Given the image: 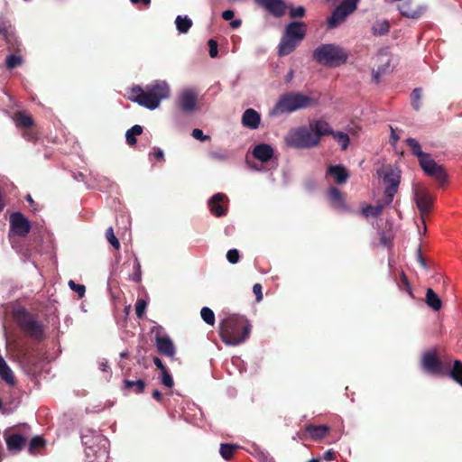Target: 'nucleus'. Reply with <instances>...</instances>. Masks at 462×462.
I'll use <instances>...</instances> for the list:
<instances>
[{
  "instance_id": "f257e3e1",
  "label": "nucleus",
  "mask_w": 462,
  "mask_h": 462,
  "mask_svg": "<svg viewBox=\"0 0 462 462\" xmlns=\"http://www.w3.org/2000/svg\"><path fill=\"white\" fill-rule=\"evenodd\" d=\"M251 328L245 317L230 314L219 322V336L226 345L237 346L249 337Z\"/></svg>"
},
{
  "instance_id": "f03ea898",
  "label": "nucleus",
  "mask_w": 462,
  "mask_h": 462,
  "mask_svg": "<svg viewBox=\"0 0 462 462\" xmlns=\"http://www.w3.org/2000/svg\"><path fill=\"white\" fill-rule=\"evenodd\" d=\"M170 88L165 81H154L144 88L134 86L131 88L129 99L153 110L160 106L162 99L169 97Z\"/></svg>"
},
{
  "instance_id": "7ed1b4c3",
  "label": "nucleus",
  "mask_w": 462,
  "mask_h": 462,
  "mask_svg": "<svg viewBox=\"0 0 462 462\" xmlns=\"http://www.w3.org/2000/svg\"><path fill=\"white\" fill-rule=\"evenodd\" d=\"M170 88L165 81H154L144 88L134 86L131 88L129 99L153 110L160 106L162 99L169 97Z\"/></svg>"
},
{
  "instance_id": "20e7f679",
  "label": "nucleus",
  "mask_w": 462,
  "mask_h": 462,
  "mask_svg": "<svg viewBox=\"0 0 462 462\" xmlns=\"http://www.w3.org/2000/svg\"><path fill=\"white\" fill-rule=\"evenodd\" d=\"M12 317L21 331L33 341L42 342L46 339L45 326L37 314L18 307L13 310Z\"/></svg>"
},
{
  "instance_id": "39448f33",
  "label": "nucleus",
  "mask_w": 462,
  "mask_h": 462,
  "mask_svg": "<svg viewBox=\"0 0 462 462\" xmlns=\"http://www.w3.org/2000/svg\"><path fill=\"white\" fill-rule=\"evenodd\" d=\"M348 51L335 43H324L318 46L312 52L313 60L327 68H337L347 62Z\"/></svg>"
},
{
  "instance_id": "423d86ee",
  "label": "nucleus",
  "mask_w": 462,
  "mask_h": 462,
  "mask_svg": "<svg viewBox=\"0 0 462 462\" xmlns=\"http://www.w3.org/2000/svg\"><path fill=\"white\" fill-rule=\"evenodd\" d=\"M406 143L410 147L411 154L418 158L420 166L424 172L434 178L440 184L447 181V172L442 165H439L430 156V154L422 152L420 143L414 138L406 139Z\"/></svg>"
},
{
  "instance_id": "0eeeda50",
  "label": "nucleus",
  "mask_w": 462,
  "mask_h": 462,
  "mask_svg": "<svg viewBox=\"0 0 462 462\" xmlns=\"http://www.w3.org/2000/svg\"><path fill=\"white\" fill-rule=\"evenodd\" d=\"M307 25L303 22H291L285 26L278 46L279 56L291 53L305 38Z\"/></svg>"
},
{
  "instance_id": "6e6552de",
  "label": "nucleus",
  "mask_w": 462,
  "mask_h": 462,
  "mask_svg": "<svg viewBox=\"0 0 462 462\" xmlns=\"http://www.w3.org/2000/svg\"><path fill=\"white\" fill-rule=\"evenodd\" d=\"M313 99L301 93L288 92L282 95L273 107V114H288L310 106Z\"/></svg>"
},
{
  "instance_id": "1a4fd4ad",
  "label": "nucleus",
  "mask_w": 462,
  "mask_h": 462,
  "mask_svg": "<svg viewBox=\"0 0 462 462\" xmlns=\"http://www.w3.org/2000/svg\"><path fill=\"white\" fill-rule=\"evenodd\" d=\"M284 141L287 146L297 149H309L318 145V137L310 125L291 129Z\"/></svg>"
},
{
  "instance_id": "9d476101",
  "label": "nucleus",
  "mask_w": 462,
  "mask_h": 462,
  "mask_svg": "<svg viewBox=\"0 0 462 462\" xmlns=\"http://www.w3.org/2000/svg\"><path fill=\"white\" fill-rule=\"evenodd\" d=\"M377 174L383 179L385 184L384 204L390 205L400 185L401 171L397 168H393L392 165L388 164L377 170Z\"/></svg>"
},
{
  "instance_id": "9b49d317",
  "label": "nucleus",
  "mask_w": 462,
  "mask_h": 462,
  "mask_svg": "<svg viewBox=\"0 0 462 462\" xmlns=\"http://www.w3.org/2000/svg\"><path fill=\"white\" fill-rule=\"evenodd\" d=\"M210 213L217 217H221L226 215L228 208V198L224 193H216L208 202Z\"/></svg>"
},
{
  "instance_id": "f8f14e48",
  "label": "nucleus",
  "mask_w": 462,
  "mask_h": 462,
  "mask_svg": "<svg viewBox=\"0 0 462 462\" xmlns=\"http://www.w3.org/2000/svg\"><path fill=\"white\" fill-rule=\"evenodd\" d=\"M10 226L21 237L26 236L31 231L29 220L21 212H14L10 216Z\"/></svg>"
},
{
  "instance_id": "ddd939ff",
  "label": "nucleus",
  "mask_w": 462,
  "mask_h": 462,
  "mask_svg": "<svg viewBox=\"0 0 462 462\" xmlns=\"http://www.w3.org/2000/svg\"><path fill=\"white\" fill-rule=\"evenodd\" d=\"M155 346L157 352L168 357H174L176 354L175 346L168 335H160L159 333L155 336Z\"/></svg>"
},
{
  "instance_id": "4468645a",
  "label": "nucleus",
  "mask_w": 462,
  "mask_h": 462,
  "mask_svg": "<svg viewBox=\"0 0 462 462\" xmlns=\"http://www.w3.org/2000/svg\"><path fill=\"white\" fill-rule=\"evenodd\" d=\"M414 196L416 205L420 212L422 222L424 223V216L431 210L433 198L423 189H416Z\"/></svg>"
},
{
  "instance_id": "2eb2a0df",
  "label": "nucleus",
  "mask_w": 462,
  "mask_h": 462,
  "mask_svg": "<svg viewBox=\"0 0 462 462\" xmlns=\"http://www.w3.org/2000/svg\"><path fill=\"white\" fill-rule=\"evenodd\" d=\"M256 2L277 18L283 16L287 10V5L283 0H256Z\"/></svg>"
},
{
  "instance_id": "dca6fc26",
  "label": "nucleus",
  "mask_w": 462,
  "mask_h": 462,
  "mask_svg": "<svg viewBox=\"0 0 462 462\" xmlns=\"http://www.w3.org/2000/svg\"><path fill=\"white\" fill-rule=\"evenodd\" d=\"M422 366L431 374H441L443 372V365L434 352H427L423 355Z\"/></svg>"
},
{
  "instance_id": "f3484780",
  "label": "nucleus",
  "mask_w": 462,
  "mask_h": 462,
  "mask_svg": "<svg viewBox=\"0 0 462 462\" xmlns=\"http://www.w3.org/2000/svg\"><path fill=\"white\" fill-rule=\"evenodd\" d=\"M327 175L331 176L337 184H344L349 179V172L341 164L328 166Z\"/></svg>"
},
{
  "instance_id": "a211bd4d",
  "label": "nucleus",
  "mask_w": 462,
  "mask_h": 462,
  "mask_svg": "<svg viewBox=\"0 0 462 462\" xmlns=\"http://www.w3.org/2000/svg\"><path fill=\"white\" fill-rule=\"evenodd\" d=\"M180 107L184 112H191L197 104V95L191 90L183 91L179 99Z\"/></svg>"
},
{
  "instance_id": "6ab92c4d",
  "label": "nucleus",
  "mask_w": 462,
  "mask_h": 462,
  "mask_svg": "<svg viewBox=\"0 0 462 462\" xmlns=\"http://www.w3.org/2000/svg\"><path fill=\"white\" fill-rule=\"evenodd\" d=\"M305 431L310 438L315 441L323 439L330 431V427L327 425L308 424L305 426Z\"/></svg>"
},
{
  "instance_id": "aec40b11",
  "label": "nucleus",
  "mask_w": 462,
  "mask_h": 462,
  "mask_svg": "<svg viewBox=\"0 0 462 462\" xmlns=\"http://www.w3.org/2000/svg\"><path fill=\"white\" fill-rule=\"evenodd\" d=\"M253 156L262 162H267L273 156V149L267 143L257 144L253 150Z\"/></svg>"
},
{
  "instance_id": "412c9836",
  "label": "nucleus",
  "mask_w": 462,
  "mask_h": 462,
  "mask_svg": "<svg viewBox=\"0 0 462 462\" xmlns=\"http://www.w3.org/2000/svg\"><path fill=\"white\" fill-rule=\"evenodd\" d=\"M261 122V116L258 112L253 108L246 109L242 116V124L250 129H257Z\"/></svg>"
},
{
  "instance_id": "4be33fe9",
  "label": "nucleus",
  "mask_w": 462,
  "mask_h": 462,
  "mask_svg": "<svg viewBox=\"0 0 462 462\" xmlns=\"http://www.w3.org/2000/svg\"><path fill=\"white\" fill-rule=\"evenodd\" d=\"M328 199L333 208L346 209L344 195L337 188L332 187L328 189Z\"/></svg>"
},
{
  "instance_id": "5701e85b",
  "label": "nucleus",
  "mask_w": 462,
  "mask_h": 462,
  "mask_svg": "<svg viewBox=\"0 0 462 462\" xmlns=\"http://www.w3.org/2000/svg\"><path fill=\"white\" fill-rule=\"evenodd\" d=\"M310 125L312 131L315 133V135L318 137V144L319 143L320 138L322 136L331 135L334 132L328 123L323 120L315 121Z\"/></svg>"
},
{
  "instance_id": "b1692460",
  "label": "nucleus",
  "mask_w": 462,
  "mask_h": 462,
  "mask_svg": "<svg viewBox=\"0 0 462 462\" xmlns=\"http://www.w3.org/2000/svg\"><path fill=\"white\" fill-rule=\"evenodd\" d=\"M399 10L402 15L404 17L418 19L425 12V7L418 6L416 8H412L410 3L405 2L402 5H400Z\"/></svg>"
},
{
  "instance_id": "393cba45",
  "label": "nucleus",
  "mask_w": 462,
  "mask_h": 462,
  "mask_svg": "<svg viewBox=\"0 0 462 462\" xmlns=\"http://www.w3.org/2000/svg\"><path fill=\"white\" fill-rule=\"evenodd\" d=\"M26 439L20 434H13L6 439V446L8 450L20 452L24 444Z\"/></svg>"
},
{
  "instance_id": "a878e982",
  "label": "nucleus",
  "mask_w": 462,
  "mask_h": 462,
  "mask_svg": "<svg viewBox=\"0 0 462 462\" xmlns=\"http://www.w3.org/2000/svg\"><path fill=\"white\" fill-rule=\"evenodd\" d=\"M0 377L9 385L15 384L14 373L2 356H0Z\"/></svg>"
},
{
  "instance_id": "bb28decb",
  "label": "nucleus",
  "mask_w": 462,
  "mask_h": 462,
  "mask_svg": "<svg viewBox=\"0 0 462 462\" xmlns=\"http://www.w3.org/2000/svg\"><path fill=\"white\" fill-rule=\"evenodd\" d=\"M425 302L435 311L439 310L442 307L441 299L431 288L427 289Z\"/></svg>"
},
{
  "instance_id": "cd10ccee",
  "label": "nucleus",
  "mask_w": 462,
  "mask_h": 462,
  "mask_svg": "<svg viewBox=\"0 0 462 462\" xmlns=\"http://www.w3.org/2000/svg\"><path fill=\"white\" fill-rule=\"evenodd\" d=\"M346 14L340 11L337 7L332 12L330 17L328 19V27L329 29L336 28L339 23L345 21Z\"/></svg>"
},
{
  "instance_id": "c85d7f7f",
  "label": "nucleus",
  "mask_w": 462,
  "mask_h": 462,
  "mask_svg": "<svg viewBox=\"0 0 462 462\" xmlns=\"http://www.w3.org/2000/svg\"><path fill=\"white\" fill-rule=\"evenodd\" d=\"M143 133V127L139 125H135L128 129L125 133L126 143L130 146H134L137 143L136 136L141 135Z\"/></svg>"
},
{
  "instance_id": "c756f323",
  "label": "nucleus",
  "mask_w": 462,
  "mask_h": 462,
  "mask_svg": "<svg viewBox=\"0 0 462 462\" xmlns=\"http://www.w3.org/2000/svg\"><path fill=\"white\" fill-rule=\"evenodd\" d=\"M175 23L180 33H187L192 26V21L188 16L178 15Z\"/></svg>"
},
{
  "instance_id": "7c9ffc66",
  "label": "nucleus",
  "mask_w": 462,
  "mask_h": 462,
  "mask_svg": "<svg viewBox=\"0 0 462 462\" xmlns=\"http://www.w3.org/2000/svg\"><path fill=\"white\" fill-rule=\"evenodd\" d=\"M384 206H385L384 203L382 205H376V206L366 205L365 207L362 208L361 213L365 217H368L370 216L374 217H377L382 214Z\"/></svg>"
},
{
  "instance_id": "2f4dec72",
  "label": "nucleus",
  "mask_w": 462,
  "mask_h": 462,
  "mask_svg": "<svg viewBox=\"0 0 462 462\" xmlns=\"http://www.w3.org/2000/svg\"><path fill=\"white\" fill-rule=\"evenodd\" d=\"M124 386L125 389L133 390L135 393H142L145 389V383L142 379L136 381L125 379Z\"/></svg>"
},
{
  "instance_id": "473e14b6",
  "label": "nucleus",
  "mask_w": 462,
  "mask_h": 462,
  "mask_svg": "<svg viewBox=\"0 0 462 462\" xmlns=\"http://www.w3.org/2000/svg\"><path fill=\"white\" fill-rule=\"evenodd\" d=\"M237 448L238 447L234 444L223 443L220 445L219 453L224 459L230 460L231 458H233Z\"/></svg>"
},
{
  "instance_id": "72a5a7b5",
  "label": "nucleus",
  "mask_w": 462,
  "mask_h": 462,
  "mask_svg": "<svg viewBox=\"0 0 462 462\" xmlns=\"http://www.w3.org/2000/svg\"><path fill=\"white\" fill-rule=\"evenodd\" d=\"M390 23L387 20L376 22L373 27L372 32L374 35L380 36L389 32Z\"/></svg>"
},
{
  "instance_id": "f704fd0d",
  "label": "nucleus",
  "mask_w": 462,
  "mask_h": 462,
  "mask_svg": "<svg viewBox=\"0 0 462 462\" xmlns=\"http://www.w3.org/2000/svg\"><path fill=\"white\" fill-rule=\"evenodd\" d=\"M46 441L43 438L40 436L33 437L30 443L28 451L31 455H35L38 448H45Z\"/></svg>"
},
{
  "instance_id": "c9c22d12",
  "label": "nucleus",
  "mask_w": 462,
  "mask_h": 462,
  "mask_svg": "<svg viewBox=\"0 0 462 462\" xmlns=\"http://www.w3.org/2000/svg\"><path fill=\"white\" fill-rule=\"evenodd\" d=\"M331 135L340 144L343 151L347 149L350 143V139L347 134L343 132H333Z\"/></svg>"
},
{
  "instance_id": "e433bc0d",
  "label": "nucleus",
  "mask_w": 462,
  "mask_h": 462,
  "mask_svg": "<svg viewBox=\"0 0 462 462\" xmlns=\"http://www.w3.org/2000/svg\"><path fill=\"white\" fill-rule=\"evenodd\" d=\"M422 96V89L420 88H416L412 90L411 94V104L414 110L419 111L421 104L420 99Z\"/></svg>"
},
{
  "instance_id": "4c0bfd02",
  "label": "nucleus",
  "mask_w": 462,
  "mask_h": 462,
  "mask_svg": "<svg viewBox=\"0 0 462 462\" xmlns=\"http://www.w3.org/2000/svg\"><path fill=\"white\" fill-rule=\"evenodd\" d=\"M450 375L457 383L462 385V362L460 360H455Z\"/></svg>"
},
{
  "instance_id": "58836bf2",
  "label": "nucleus",
  "mask_w": 462,
  "mask_h": 462,
  "mask_svg": "<svg viewBox=\"0 0 462 462\" xmlns=\"http://www.w3.org/2000/svg\"><path fill=\"white\" fill-rule=\"evenodd\" d=\"M357 2L358 0H343L337 8L343 13H346L347 16L356 9Z\"/></svg>"
},
{
  "instance_id": "ea45409f",
  "label": "nucleus",
  "mask_w": 462,
  "mask_h": 462,
  "mask_svg": "<svg viewBox=\"0 0 462 462\" xmlns=\"http://www.w3.org/2000/svg\"><path fill=\"white\" fill-rule=\"evenodd\" d=\"M16 125L23 128H30L33 125V119L29 115L18 113L16 115Z\"/></svg>"
},
{
  "instance_id": "a19ab883",
  "label": "nucleus",
  "mask_w": 462,
  "mask_h": 462,
  "mask_svg": "<svg viewBox=\"0 0 462 462\" xmlns=\"http://www.w3.org/2000/svg\"><path fill=\"white\" fill-rule=\"evenodd\" d=\"M398 285L401 290L405 291L411 298H413L411 285L406 274L403 272H402L400 275V281L398 282Z\"/></svg>"
},
{
  "instance_id": "79ce46f5",
  "label": "nucleus",
  "mask_w": 462,
  "mask_h": 462,
  "mask_svg": "<svg viewBox=\"0 0 462 462\" xmlns=\"http://www.w3.org/2000/svg\"><path fill=\"white\" fill-rule=\"evenodd\" d=\"M202 319L210 326L215 324V314L208 307H203L200 310Z\"/></svg>"
},
{
  "instance_id": "37998d69",
  "label": "nucleus",
  "mask_w": 462,
  "mask_h": 462,
  "mask_svg": "<svg viewBox=\"0 0 462 462\" xmlns=\"http://www.w3.org/2000/svg\"><path fill=\"white\" fill-rule=\"evenodd\" d=\"M106 237L107 241L109 242V244L115 249H119L120 248V242L116 238V236H115L114 229H113L112 226H110V227H108L106 229Z\"/></svg>"
},
{
  "instance_id": "c03bdc74",
  "label": "nucleus",
  "mask_w": 462,
  "mask_h": 462,
  "mask_svg": "<svg viewBox=\"0 0 462 462\" xmlns=\"http://www.w3.org/2000/svg\"><path fill=\"white\" fill-rule=\"evenodd\" d=\"M22 62V58L14 54L9 55L5 60V64L8 69H14L15 67L20 66Z\"/></svg>"
},
{
  "instance_id": "a18cd8bd",
  "label": "nucleus",
  "mask_w": 462,
  "mask_h": 462,
  "mask_svg": "<svg viewBox=\"0 0 462 462\" xmlns=\"http://www.w3.org/2000/svg\"><path fill=\"white\" fill-rule=\"evenodd\" d=\"M133 268L134 271L133 273V276H132L133 281H134L136 282H141V278H142L141 264L137 258H135L134 260Z\"/></svg>"
},
{
  "instance_id": "49530a36",
  "label": "nucleus",
  "mask_w": 462,
  "mask_h": 462,
  "mask_svg": "<svg viewBox=\"0 0 462 462\" xmlns=\"http://www.w3.org/2000/svg\"><path fill=\"white\" fill-rule=\"evenodd\" d=\"M147 303L144 300H137L135 303V314L139 319H142L145 313Z\"/></svg>"
},
{
  "instance_id": "de8ad7c7",
  "label": "nucleus",
  "mask_w": 462,
  "mask_h": 462,
  "mask_svg": "<svg viewBox=\"0 0 462 462\" xmlns=\"http://www.w3.org/2000/svg\"><path fill=\"white\" fill-rule=\"evenodd\" d=\"M162 383L168 388L173 387V379L168 369L162 372Z\"/></svg>"
},
{
  "instance_id": "09e8293b",
  "label": "nucleus",
  "mask_w": 462,
  "mask_h": 462,
  "mask_svg": "<svg viewBox=\"0 0 462 462\" xmlns=\"http://www.w3.org/2000/svg\"><path fill=\"white\" fill-rule=\"evenodd\" d=\"M306 10L303 6H298V7H291L290 8V17L292 19L295 18H300L305 15Z\"/></svg>"
},
{
  "instance_id": "8fccbe9b",
  "label": "nucleus",
  "mask_w": 462,
  "mask_h": 462,
  "mask_svg": "<svg viewBox=\"0 0 462 462\" xmlns=\"http://www.w3.org/2000/svg\"><path fill=\"white\" fill-rule=\"evenodd\" d=\"M226 259L230 263H236L239 262L240 254L237 249H230L226 253Z\"/></svg>"
},
{
  "instance_id": "3c124183",
  "label": "nucleus",
  "mask_w": 462,
  "mask_h": 462,
  "mask_svg": "<svg viewBox=\"0 0 462 462\" xmlns=\"http://www.w3.org/2000/svg\"><path fill=\"white\" fill-rule=\"evenodd\" d=\"M69 286L72 291H76L79 297L84 296L86 288L83 284H78L75 282H73L72 280H70L69 282Z\"/></svg>"
},
{
  "instance_id": "603ef678",
  "label": "nucleus",
  "mask_w": 462,
  "mask_h": 462,
  "mask_svg": "<svg viewBox=\"0 0 462 462\" xmlns=\"http://www.w3.org/2000/svg\"><path fill=\"white\" fill-rule=\"evenodd\" d=\"M191 135L193 138L199 140L201 142H207L211 139V137L209 135L204 134L202 130H200L199 128L193 129L191 132Z\"/></svg>"
},
{
  "instance_id": "864d4df0",
  "label": "nucleus",
  "mask_w": 462,
  "mask_h": 462,
  "mask_svg": "<svg viewBox=\"0 0 462 462\" xmlns=\"http://www.w3.org/2000/svg\"><path fill=\"white\" fill-rule=\"evenodd\" d=\"M208 48H209V56L211 58L217 57V53H218L217 41L210 39L208 41Z\"/></svg>"
},
{
  "instance_id": "5fc2aeb1",
  "label": "nucleus",
  "mask_w": 462,
  "mask_h": 462,
  "mask_svg": "<svg viewBox=\"0 0 462 462\" xmlns=\"http://www.w3.org/2000/svg\"><path fill=\"white\" fill-rule=\"evenodd\" d=\"M253 291L255 294L256 301H261L263 300V292L262 286L260 283H255L253 287Z\"/></svg>"
},
{
  "instance_id": "6e6d98bb",
  "label": "nucleus",
  "mask_w": 462,
  "mask_h": 462,
  "mask_svg": "<svg viewBox=\"0 0 462 462\" xmlns=\"http://www.w3.org/2000/svg\"><path fill=\"white\" fill-rule=\"evenodd\" d=\"M209 156L212 159L219 160V161H225L227 158L226 153L221 152H210Z\"/></svg>"
},
{
  "instance_id": "4d7b16f0",
  "label": "nucleus",
  "mask_w": 462,
  "mask_h": 462,
  "mask_svg": "<svg viewBox=\"0 0 462 462\" xmlns=\"http://www.w3.org/2000/svg\"><path fill=\"white\" fill-rule=\"evenodd\" d=\"M380 242L384 246H390L392 244V238L385 233H383L380 237Z\"/></svg>"
},
{
  "instance_id": "13d9d810",
  "label": "nucleus",
  "mask_w": 462,
  "mask_h": 462,
  "mask_svg": "<svg viewBox=\"0 0 462 462\" xmlns=\"http://www.w3.org/2000/svg\"><path fill=\"white\" fill-rule=\"evenodd\" d=\"M323 458L326 461H332L336 458V452L332 449H328L323 454Z\"/></svg>"
},
{
  "instance_id": "bf43d9fd",
  "label": "nucleus",
  "mask_w": 462,
  "mask_h": 462,
  "mask_svg": "<svg viewBox=\"0 0 462 462\" xmlns=\"http://www.w3.org/2000/svg\"><path fill=\"white\" fill-rule=\"evenodd\" d=\"M235 16V13L232 10H226L222 13V18L226 21H231Z\"/></svg>"
},
{
  "instance_id": "052dcab7",
  "label": "nucleus",
  "mask_w": 462,
  "mask_h": 462,
  "mask_svg": "<svg viewBox=\"0 0 462 462\" xmlns=\"http://www.w3.org/2000/svg\"><path fill=\"white\" fill-rule=\"evenodd\" d=\"M153 363L156 365V367L161 370V372L167 369V367L163 365L162 360L157 356L153 357Z\"/></svg>"
},
{
  "instance_id": "680f3d73",
  "label": "nucleus",
  "mask_w": 462,
  "mask_h": 462,
  "mask_svg": "<svg viewBox=\"0 0 462 462\" xmlns=\"http://www.w3.org/2000/svg\"><path fill=\"white\" fill-rule=\"evenodd\" d=\"M130 1L134 5L143 4L144 7H149L151 5V0H130Z\"/></svg>"
},
{
  "instance_id": "e2e57ef3",
  "label": "nucleus",
  "mask_w": 462,
  "mask_h": 462,
  "mask_svg": "<svg viewBox=\"0 0 462 462\" xmlns=\"http://www.w3.org/2000/svg\"><path fill=\"white\" fill-rule=\"evenodd\" d=\"M0 34L3 36H7L8 34V26H6L4 23H0Z\"/></svg>"
},
{
  "instance_id": "0e129e2a",
  "label": "nucleus",
  "mask_w": 462,
  "mask_h": 462,
  "mask_svg": "<svg viewBox=\"0 0 462 462\" xmlns=\"http://www.w3.org/2000/svg\"><path fill=\"white\" fill-rule=\"evenodd\" d=\"M152 397H153L156 401H158V402H162V393H161L160 391H158V390H154V391L152 392Z\"/></svg>"
},
{
  "instance_id": "69168bd1",
  "label": "nucleus",
  "mask_w": 462,
  "mask_h": 462,
  "mask_svg": "<svg viewBox=\"0 0 462 462\" xmlns=\"http://www.w3.org/2000/svg\"><path fill=\"white\" fill-rule=\"evenodd\" d=\"M242 24V21L237 19V20H233L231 21L230 23V26L233 28V29H237L241 26Z\"/></svg>"
},
{
  "instance_id": "338daca9",
  "label": "nucleus",
  "mask_w": 462,
  "mask_h": 462,
  "mask_svg": "<svg viewBox=\"0 0 462 462\" xmlns=\"http://www.w3.org/2000/svg\"><path fill=\"white\" fill-rule=\"evenodd\" d=\"M153 155L159 161L163 160V152L161 149L155 150Z\"/></svg>"
},
{
  "instance_id": "774afa93",
  "label": "nucleus",
  "mask_w": 462,
  "mask_h": 462,
  "mask_svg": "<svg viewBox=\"0 0 462 462\" xmlns=\"http://www.w3.org/2000/svg\"><path fill=\"white\" fill-rule=\"evenodd\" d=\"M24 137L29 141H33L35 139V134H32L31 131H26L23 134Z\"/></svg>"
}]
</instances>
